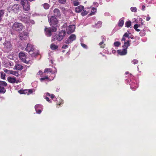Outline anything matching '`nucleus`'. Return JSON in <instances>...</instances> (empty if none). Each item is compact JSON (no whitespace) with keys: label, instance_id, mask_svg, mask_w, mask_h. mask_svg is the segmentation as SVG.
<instances>
[{"label":"nucleus","instance_id":"nucleus-19","mask_svg":"<svg viewBox=\"0 0 156 156\" xmlns=\"http://www.w3.org/2000/svg\"><path fill=\"white\" fill-rule=\"evenodd\" d=\"M23 9L25 11H27L29 10L30 9V6L29 5V2H27V5L26 4L25 5L23 6Z\"/></svg>","mask_w":156,"mask_h":156},{"label":"nucleus","instance_id":"nucleus-44","mask_svg":"<svg viewBox=\"0 0 156 156\" xmlns=\"http://www.w3.org/2000/svg\"><path fill=\"white\" fill-rule=\"evenodd\" d=\"M42 109H37V110L35 109V110L37 113L40 114L41 113Z\"/></svg>","mask_w":156,"mask_h":156},{"label":"nucleus","instance_id":"nucleus-1","mask_svg":"<svg viewBox=\"0 0 156 156\" xmlns=\"http://www.w3.org/2000/svg\"><path fill=\"white\" fill-rule=\"evenodd\" d=\"M19 56L20 59L23 62L27 64L31 63V61L30 58L26 55L24 52H20L19 54Z\"/></svg>","mask_w":156,"mask_h":156},{"label":"nucleus","instance_id":"nucleus-10","mask_svg":"<svg viewBox=\"0 0 156 156\" xmlns=\"http://www.w3.org/2000/svg\"><path fill=\"white\" fill-rule=\"evenodd\" d=\"M75 29V26L74 25H70L66 28V30L68 34L73 32Z\"/></svg>","mask_w":156,"mask_h":156},{"label":"nucleus","instance_id":"nucleus-8","mask_svg":"<svg viewBox=\"0 0 156 156\" xmlns=\"http://www.w3.org/2000/svg\"><path fill=\"white\" fill-rule=\"evenodd\" d=\"M7 80L9 83H18L20 82L19 80H16V78L15 77H9L7 78Z\"/></svg>","mask_w":156,"mask_h":156},{"label":"nucleus","instance_id":"nucleus-5","mask_svg":"<svg viewBox=\"0 0 156 156\" xmlns=\"http://www.w3.org/2000/svg\"><path fill=\"white\" fill-rule=\"evenodd\" d=\"M49 23L52 27H55L56 28L57 24L58 23V20L56 18L53 16H52L49 19Z\"/></svg>","mask_w":156,"mask_h":156},{"label":"nucleus","instance_id":"nucleus-2","mask_svg":"<svg viewBox=\"0 0 156 156\" xmlns=\"http://www.w3.org/2000/svg\"><path fill=\"white\" fill-rule=\"evenodd\" d=\"M7 10L9 12L12 11L15 13H17L20 10V5L18 4H16L13 5H10L8 8Z\"/></svg>","mask_w":156,"mask_h":156},{"label":"nucleus","instance_id":"nucleus-22","mask_svg":"<svg viewBox=\"0 0 156 156\" xmlns=\"http://www.w3.org/2000/svg\"><path fill=\"white\" fill-rule=\"evenodd\" d=\"M10 74L14 75L16 76H20L18 72L16 71H11L10 72Z\"/></svg>","mask_w":156,"mask_h":156},{"label":"nucleus","instance_id":"nucleus-60","mask_svg":"<svg viewBox=\"0 0 156 156\" xmlns=\"http://www.w3.org/2000/svg\"><path fill=\"white\" fill-rule=\"evenodd\" d=\"M8 64L9 65V66H11V63H10V62H9L8 63Z\"/></svg>","mask_w":156,"mask_h":156},{"label":"nucleus","instance_id":"nucleus-32","mask_svg":"<svg viewBox=\"0 0 156 156\" xmlns=\"http://www.w3.org/2000/svg\"><path fill=\"white\" fill-rule=\"evenodd\" d=\"M52 72V70L50 68H46L45 69L44 73L50 72L51 73Z\"/></svg>","mask_w":156,"mask_h":156},{"label":"nucleus","instance_id":"nucleus-53","mask_svg":"<svg viewBox=\"0 0 156 156\" xmlns=\"http://www.w3.org/2000/svg\"><path fill=\"white\" fill-rule=\"evenodd\" d=\"M29 23H31V24H34V22L33 20H30V21Z\"/></svg>","mask_w":156,"mask_h":156},{"label":"nucleus","instance_id":"nucleus-61","mask_svg":"<svg viewBox=\"0 0 156 156\" xmlns=\"http://www.w3.org/2000/svg\"><path fill=\"white\" fill-rule=\"evenodd\" d=\"M29 1H33L34 0H29Z\"/></svg>","mask_w":156,"mask_h":156},{"label":"nucleus","instance_id":"nucleus-35","mask_svg":"<svg viewBox=\"0 0 156 156\" xmlns=\"http://www.w3.org/2000/svg\"><path fill=\"white\" fill-rule=\"evenodd\" d=\"M99 45L100 46L101 48H104L105 46V44L104 43V42L103 41L99 43Z\"/></svg>","mask_w":156,"mask_h":156},{"label":"nucleus","instance_id":"nucleus-37","mask_svg":"<svg viewBox=\"0 0 156 156\" xmlns=\"http://www.w3.org/2000/svg\"><path fill=\"white\" fill-rule=\"evenodd\" d=\"M130 9L132 12H137V8L136 7H132Z\"/></svg>","mask_w":156,"mask_h":156},{"label":"nucleus","instance_id":"nucleus-52","mask_svg":"<svg viewBox=\"0 0 156 156\" xmlns=\"http://www.w3.org/2000/svg\"><path fill=\"white\" fill-rule=\"evenodd\" d=\"M150 19H151V17H149V16H148V17H147L146 18V20L147 21H148L149 20H150Z\"/></svg>","mask_w":156,"mask_h":156},{"label":"nucleus","instance_id":"nucleus-62","mask_svg":"<svg viewBox=\"0 0 156 156\" xmlns=\"http://www.w3.org/2000/svg\"><path fill=\"white\" fill-rule=\"evenodd\" d=\"M141 24L142 25H143V23L142 22H141Z\"/></svg>","mask_w":156,"mask_h":156},{"label":"nucleus","instance_id":"nucleus-4","mask_svg":"<svg viewBox=\"0 0 156 156\" xmlns=\"http://www.w3.org/2000/svg\"><path fill=\"white\" fill-rule=\"evenodd\" d=\"M57 29L55 27H53L47 28L45 27L44 29L45 34L47 36H50L51 35L52 32H55L56 31Z\"/></svg>","mask_w":156,"mask_h":156},{"label":"nucleus","instance_id":"nucleus-36","mask_svg":"<svg viewBox=\"0 0 156 156\" xmlns=\"http://www.w3.org/2000/svg\"><path fill=\"white\" fill-rule=\"evenodd\" d=\"M73 5L75 6H76L80 5V3L79 2L77 1H73Z\"/></svg>","mask_w":156,"mask_h":156},{"label":"nucleus","instance_id":"nucleus-48","mask_svg":"<svg viewBox=\"0 0 156 156\" xmlns=\"http://www.w3.org/2000/svg\"><path fill=\"white\" fill-rule=\"evenodd\" d=\"M81 46L83 48L86 49H87V46L85 44L82 43H81Z\"/></svg>","mask_w":156,"mask_h":156},{"label":"nucleus","instance_id":"nucleus-31","mask_svg":"<svg viewBox=\"0 0 156 156\" xmlns=\"http://www.w3.org/2000/svg\"><path fill=\"white\" fill-rule=\"evenodd\" d=\"M96 12V9L95 8H93L92 9L91 13L90 14V15L94 14Z\"/></svg>","mask_w":156,"mask_h":156},{"label":"nucleus","instance_id":"nucleus-30","mask_svg":"<svg viewBox=\"0 0 156 156\" xmlns=\"http://www.w3.org/2000/svg\"><path fill=\"white\" fill-rule=\"evenodd\" d=\"M4 13V11L2 10H0V21H1L2 17Z\"/></svg>","mask_w":156,"mask_h":156},{"label":"nucleus","instance_id":"nucleus-9","mask_svg":"<svg viewBox=\"0 0 156 156\" xmlns=\"http://www.w3.org/2000/svg\"><path fill=\"white\" fill-rule=\"evenodd\" d=\"M34 50V46L30 43L27 44V47L25 49V50L28 52L33 51Z\"/></svg>","mask_w":156,"mask_h":156},{"label":"nucleus","instance_id":"nucleus-45","mask_svg":"<svg viewBox=\"0 0 156 156\" xmlns=\"http://www.w3.org/2000/svg\"><path fill=\"white\" fill-rule=\"evenodd\" d=\"M132 62L133 64L135 65L138 63V61L136 59H134L133 60Z\"/></svg>","mask_w":156,"mask_h":156},{"label":"nucleus","instance_id":"nucleus-43","mask_svg":"<svg viewBox=\"0 0 156 156\" xmlns=\"http://www.w3.org/2000/svg\"><path fill=\"white\" fill-rule=\"evenodd\" d=\"M27 90V94L29 95L30 94H31L33 93V90L32 89H30L29 90Z\"/></svg>","mask_w":156,"mask_h":156},{"label":"nucleus","instance_id":"nucleus-12","mask_svg":"<svg viewBox=\"0 0 156 156\" xmlns=\"http://www.w3.org/2000/svg\"><path fill=\"white\" fill-rule=\"evenodd\" d=\"M28 33L26 32H23L21 33L20 34V39L22 38H27L28 37Z\"/></svg>","mask_w":156,"mask_h":156},{"label":"nucleus","instance_id":"nucleus-58","mask_svg":"<svg viewBox=\"0 0 156 156\" xmlns=\"http://www.w3.org/2000/svg\"><path fill=\"white\" fill-rule=\"evenodd\" d=\"M125 73L126 74H127L129 73V72H126Z\"/></svg>","mask_w":156,"mask_h":156},{"label":"nucleus","instance_id":"nucleus-59","mask_svg":"<svg viewBox=\"0 0 156 156\" xmlns=\"http://www.w3.org/2000/svg\"><path fill=\"white\" fill-rule=\"evenodd\" d=\"M65 50H63L62 51V53H64L65 52Z\"/></svg>","mask_w":156,"mask_h":156},{"label":"nucleus","instance_id":"nucleus-42","mask_svg":"<svg viewBox=\"0 0 156 156\" xmlns=\"http://www.w3.org/2000/svg\"><path fill=\"white\" fill-rule=\"evenodd\" d=\"M120 44V43L119 41L115 42L114 43V46L116 47L119 46Z\"/></svg>","mask_w":156,"mask_h":156},{"label":"nucleus","instance_id":"nucleus-29","mask_svg":"<svg viewBox=\"0 0 156 156\" xmlns=\"http://www.w3.org/2000/svg\"><path fill=\"white\" fill-rule=\"evenodd\" d=\"M5 76L6 74L2 72H1V77L2 79L3 80L5 79Z\"/></svg>","mask_w":156,"mask_h":156},{"label":"nucleus","instance_id":"nucleus-6","mask_svg":"<svg viewBox=\"0 0 156 156\" xmlns=\"http://www.w3.org/2000/svg\"><path fill=\"white\" fill-rule=\"evenodd\" d=\"M3 44L4 48L6 52L10 50L12 48V45L10 41L6 40Z\"/></svg>","mask_w":156,"mask_h":156},{"label":"nucleus","instance_id":"nucleus-33","mask_svg":"<svg viewBox=\"0 0 156 156\" xmlns=\"http://www.w3.org/2000/svg\"><path fill=\"white\" fill-rule=\"evenodd\" d=\"M131 25V22L130 21H128L125 23V26L127 27H129Z\"/></svg>","mask_w":156,"mask_h":156},{"label":"nucleus","instance_id":"nucleus-26","mask_svg":"<svg viewBox=\"0 0 156 156\" xmlns=\"http://www.w3.org/2000/svg\"><path fill=\"white\" fill-rule=\"evenodd\" d=\"M26 16L23 13H21L19 15V17L20 19L21 20H23Z\"/></svg>","mask_w":156,"mask_h":156},{"label":"nucleus","instance_id":"nucleus-54","mask_svg":"<svg viewBox=\"0 0 156 156\" xmlns=\"http://www.w3.org/2000/svg\"><path fill=\"white\" fill-rule=\"evenodd\" d=\"M45 99L47 101H50L49 98L48 97H46L45 98Z\"/></svg>","mask_w":156,"mask_h":156},{"label":"nucleus","instance_id":"nucleus-57","mask_svg":"<svg viewBox=\"0 0 156 156\" xmlns=\"http://www.w3.org/2000/svg\"><path fill=\"white\" fill-rule=\"evenodd\" d=\"M39 74H41L42 73V71L41 70L39 71Z\"/></svg>","mask_w":156,"mask_h":156},{"label":"nucleus","instance_id":"nucleus-51","mask_svg":"<svg viewBox=\"0 0 156 156\" xmlns=\"http://www.w3.org/2000/svg\"><path fill=\"white\" fill-rule=\"evenodd\" d=\"M48 94L49 96H51V98L52 99H53L55 97V95L53 94L50 95V94L49 93H48Z\"/></svg>","mask_w":156,"mask_h":156},{"label":"nucleus","instance_id":"nucleus-3","mask_svg":"<svg viewBox=\"0 0 156 156\" xmlns=\"http://www.w3.org/2000/svg\"><path fill=\"white\" fill-rule=\"evenodd\" d=\"M12 28L14 30L19 32L22 30L23 26L20 23L15 22L12 26Z\"/></svg>","mask_w":156,"mask_h":156},{"label":"nucleus","instance_id":"nucleus-27","mask_svg":"<svg viewBox=\"0 0 156 156\" xmlns=\"http://www.w3.org/2000/svg\"><path fill=\"white\" fill-rule=\"evenodd\" d=\"M57 101L56 103L57 105H60L63 103L62 100L60 98H58Z\"/></svg>","mask_w":156,"mask_h":156},{"label":"nucleus","instance_id":"nucleus-24","mask_svg":"<svg viewBox=\"0 0 156 156\" xmlns=\"http://www.w3.org/2000/svg\"><path fill=\"white\" fill-rule=\"evenodd\" d=\"M35 109H43V106L42 105L40 104L36 105L35 106Z\"/></svg>","mask_w":156,"mask_h":156},{"label":"nucleus","instance_id":"nucleus-55","mask_svg":"<svg viewBox=\"0 0 156 156\" xmlns=\"http://www.w3.org/2000/svg\"><path fill=\"white\" fill-rule=\"evenodd\" d=\"M145 6L144 5H143L142 6V10H144L145 9Z\"/></svg>","mask_w":156,"mask_h":156},{"label":"nucleus","instance_id":"nucleus-17","mask_svg":"<svg viewBox=\"0 0 156 156\" xmlns=\"http://www.w3.org/2000/svg\"><path fill=\"white\" fill-rule=\"evenodd\" d=\"M131 35L130 34L127 33H125L123 35V37L122 39H125V38H131V39L133 38V37H131L130 35Z\"/></svg>","mask_w":156,"mask_h":156},{"label":"nucleus","instance_id":"nucleus-11","mask_svg":"<svg viewBox=\"0 0 156 156\" xmlns=\"http://www.w3.org/2000/svg\"><path fill=\"white\" fill-rule=\"evenodd\" d=\"M118 54L120 55H124L127 53V50L123 48L122 50H118L117 51Z\"/></svg>","mask_w":156,"mask_h":156},{"label":"nucleus","instance_id":"nucleus-21","mask_svg":"<svg viewBox=\"0 0 156 156\" xmlns=\"http://www.w3.org/2000/svg\"><path fill=\"white\" fill-rule=\"evenodd\" d=\"M124 18H122L119 20L118 23V25L119 26L122 27L123 26L124 23Z\"/></svg>","mask_w":156,"mask_h":156},{"label":"nucleus","instance_id":"nucleus-56","mask_svg":"<svg viewBox=\"0 0 156 156\" xmlns=\"http://www.w3.org/2000/svg\"><path fill=\"white\" fill-rule=\"evenodd\" d=\"M4 71L5 73H7L9 70L7 69H5L4 70Z\"/></svg>","mask_w":156,"mask_h":156},{"label":"nucleus","instance_id":"nucleus-41","mask_svg":"<svg viewBox=\"0 0 156 156\" xmlns=\"http://www.w3.org/2000/svg\"><path fill=\"white\" fill-rule=\"evenodd\" d=\"M101 23L102 22H101L98 21V22L96 24L95 26L97 27H99L101 26Z\"/></svg>","mask_w":156,"mask_h":156},{"label":"nucleus","instance_id":"nucleus-25","mask_svg":"<svg viewBox=\"0 0 156 156\" xmlns=\"http://www.w3.org/2000/svg\"><path fill=\"white\" fill-rule=\"evenodd\" d=\"M28 1L27 0H21L20 2V4L23 6L24 5H27Z\"/></svg>","mask_w":156,"mask_h":156},{"label":"nucleus","instance_id":"nucleus-20","mask_svg":"<svg viewBox=\"0 0 156 156\" xmlns=\"http://www.w3.org/2000/svg\"><path fill=\"white\" fill-rule=\"evenodd\" d=\"M15 69L16 70H21L23 69V66L20 64H17L15 66Z\"/></svg>","mask_w":156,"mask_h":156},{"label":"nucleus","instance_id":"nucleus-40","mask_svg":"<svg viewBox=\"0 0 156 156\" xmlns=\"http://www.w3.org/2000/svg\"><path fill=\"white\" fill-rule=\"evenodd\" d=\"M49 5L47 3H44V7L45 9H48L49 8Z\"/></svg>","mask_w":156,"mask_h":156},{"label":"nucleus","instance_id":"nucleus-63","mask_svg":"<svg viewBox=\"0 0 156 156\" xmlns=\"http://www.w3.org/2000/svg\"><path fill=\"white\" fill-rule=\"evenodd\" d=\"M5 65H6V64H5V67H6V66H5Z\"/></svg>","mask_w":156,"mask_h":156},{"label":"nucleus","instance_id":"nucleus-49","mask_svg":"<svg viewBox=\"0 0 156 156\" xmlns=\"http://www.w3.org/2000/svg\"><path fill=\"white\" fill-rule=\"evenodd\" d=\"M45 79H48V76H46L45 77H43V78H41L40 79V80H41V81H42L44 80Z\"/></svg>","mask_w":156,"mask_h":156},{"label":"nucleus","instance_id":"nucleus-38","mask_svg":"<svg viewBox=\"0 0 156 156\" xmlns=\"http://www.w3.org/2000/svg\"><path fill=\"white\" fill-rule=\"evenodd\" d=\"M76 38V37L75 35L72 34L69 36V39H75Z\"/></svg>","mask_w":156,"mask_h":156},{"label":"nucleus","instance_id":"nucleus-15","mask_svg":"<svg viewBox=\"0 0 156 156\" xmlns=\"http://www.w3.org/2000/svg\"><path fill=\"white\" fill-rule=\"evenodd\" d=\"M54 13L55 16H59L60 15V13L59 10L57 9H55L54 10Z\"/></svg>","mask_w":156,"mask_h":156},{"label":"nucleus","instance_id":"nucleus-50","mask_svg":"<svg viewBox=\"0 0 156 156\" xmlns=\"http://www.w3.org/2000/svg\"><path fill=\"white\" fill-rule=\"evenodd\" d=\"M68 45L66 44H64L63 45V46L62 47V48L63 49H66V48H68Z\"/></svg>","mask_w":156,"mask_h":156},{"label":"nucleus","instance_id":"nucleus-7","mask_svg":"<svg viewBox=\"0 0 156 156\" xmlns=\"http://www.w3.org/2000/svg\"><path fill=\"white\" fill-rule=\"evenodd\" d=\"M7 86V83L5 81H0V93H4L6 91L4 87Z\"/></svg>","mask_w":156,"mask_h":156},{"label":"nucleus","instance_id":"nucleus-23","mask_svg":"<svg viewBox=\"0 0 156 156\" xmlns=\"http://www.w3.org/2000/svg\"><path fill=\"white\" fill-rule=\"evenodd\" d=\"M25 23H29L30 20L29 17L26 16L25 18L22 20Z\"/></svg>","mask_w":156,"mask_h":156},{"label":"nucleus","instance_id":"nucleus-16","mask_svg":"<svg viewBox=\"0 0 156 156\" xmlns=\"http://www.w3.org/2000/svg\"><path fill=\"white\" fill-rule=\"evenodd\" d=\"M66 34V32L65 30H62L59 32L58 34V36L59 38H61L62 39L63 37L65 36Z\"/></svg>","mask_w":156,"mask_h":156},{"label":"nucleus","instance_id":"nucleus-14","mask_svg":"<svg viewBox=\"0 0 156 156\" xmlns=\"http://www.w3.org/2000/svg\"><path fill=\"white\" fill-rule=\"evenodd\" d=\"M84 9V6L82 5H80L76 7L75 9V10L76 12H80Z\"/></svg>","mask_w":156,"mask_h":156},{"label":"nucleus","instance_id":"nucleus-28","mask_svg":"<svg viewBox=\"0 0 156 156\" xmlns=\"http://www.w3.org/2000/svg\"><path fill=\"white\" fill-rule=\"evenodd\" d=\"M19 93L21 94H26L27 93V90H20L19 91Z\"/></svg>","mask_w":156,"mask_h":156},{"label":"nucleus","instance_id":"nucleus-13","mask_svg":"<svg viewBox=\"0 0 156 156\" xmlns=\"http://www.w3.org/2000/svg\"><path fill=\"white\" fill-rule=\"evenodd\" d=\"M130 40H128L126 41H125L124 44L122 46V48L127 50L128 47L130 45Z\"/></svg>","mask_w":156,"mask_h":156},{"label":"nucleus","instance_id":"nucleus-34","mask_svg":"<svg viewBox=\"0 0 156 156\" xmlns=\"http://www.w3.org/2000/svg\"><path fill=\"white\" fill-rule=\"evenodd\" d=\"M140 25H138L137 24H135L134 25V28L136 31L139 32L140 30V29H137V28L140 27Z\"/></svg>","mask_w":156,"mask_h":156},{"label":"nucleus","instance_id":"nucleus-18","mask_svg":"<svg viewBox=\"0 0 156 156\" xmlns=\"http://www.w3.org/2000/svg\"><path fill=\"white\" fill-rule=\"evenodd\" d=\"M58 46L55 45L54 43H52L50 45V48L52 50H55L58 49Z\"/></svg>","mask_w":156,"mask_h":156},{"label":"nucleus","instance_id":"nucleus-47","mask_svg":"<svg viewBox=\"0 0 156 156\" xmlns=\"http://www.w3.org/2000/svg\"><path fill=\"white\" fill-rule=\"evenodd\" d=\"M66 0H58V2L60 3L61 4H64L66 2Z\"/></svg>","mask_w":156,"mask_h":156},{"label":"nucleus","instance_id":"nucleus-39","mask_svg":"<svg viewBox=\"0 0 156 156\" xmlns=\"http://www.w3.org/2000/svg\"><path fill=\"white\" fill-rule=\"evenodd\" d=\"M82 10L83 11L81 12V15L83 16H84L87 14V12L83 9Z\"/></svg>","mask_w":156,"mask_h":156},{"label":"nucleus","instance_id":"nucleus-46","mask_svg":"<svg viewBox=\"0 0 156 156\" xmlns=\"http://www.w3.org/2000/svg\"><path fill=\"white\" fill-rule=\"evenodd\" d=\"M73 40H67L65 42L66 44H69L71 43Z\"/></svg>","mask_w":156,"mask_h":156}]
</instances>
